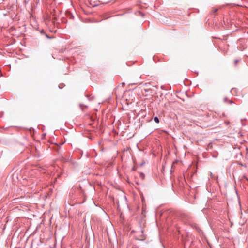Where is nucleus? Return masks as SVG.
I'll use <instances>...</instances> for the list:
<instances>
[{"label":"nucleus","mask_w":248,"mask_h":248,"mask_svg":"<svg viewBox=\"0 0 248 248\" xmlns=\"http://www.w3.org/2000/svg\"><path fill=\"white\" fill-rule=\"evenodd\" d=\"M191 218L190 216L186 214H182V219H186L187 220L190 219Z\"/></svg>","instance_id":"nucleus-1"},{"label":"nucleus","mask_w":248,"mask_h":248,"mask_svg":"<svg viewBox=\"0 0 248 248\" xmlns=\"http://www.w3.org/2000/svg\"><path fill=\"white\" fill-rule=\"evenodd\" d=\"M46 36L47 38H49L48 36L47 35H46Z\"/></svg>","instance_id":"nucleus-9"},{"label":"nucleus","mask_w":248,"mask_h":248,"mask_svg":"<svg viewBox=\"0 0 248 248\" xmlns=\"http://www.w3.org/2000/svg\"><path fill=\"white\" fill-rule=\"evenodd\" d=\"M144 164H145V162L143 161L142 163H140L139 164H138L137 165L138 166L139 165V166H141L143 165Z\"/></svg>","instance_id":"nucleus-6"},{"label":"nucleus","mask_w":248,"mask_h":248,"mask_svg":"<svg viewBox=\"0 0 248 248\" xmlns=\"http://www.w3.org/2000/svg\"><path fill=\"white\" fill-rule=\"evenodd\" d=\"M217 9H215V11H214V12H217Z\"/></svg>","instance_id":"nucleus-8"},{"label":"nucleus","mask_w":248,"mask_h":248,"mask_svg":"<svg viewBox=\"0 0 248 248\" xmlns=\"http://www.w3.org/2000/svg\"><path fill=\"white\" fill-rule=\"evenodd\" d=\"M223 101L224 103H228L229 104H232L233 102L231 100H228V98L225 97L223 99Z\"/></svg>","instance_id":"nucleus-2"},{"label":"nucleus","mask_w":248,"mask_h":248,"mask_svg":"<svg viewBox=\"0 0 248 248\" xmlns=\"http://www.w3.org/2000/svg\"><path fill=\"white\" fill-rule=\"evenodd\" d=\"M140 177L141 178V179H144V174L142 172H140L139 173Z\"/></svg>","instance_id":"nucleus-5"},{"label":"nucleus","mask_w":248,"mask_h":248,"mask_svg":"<svg viewBox=\"0 0 248 248\" xmlns=\"http://www.w3.org/2000/svg\"><path fill=\"white\" fill-rule=\"evenodd\" d=\"M41 33H44V30H42L41 31Z\"/></svg>","instance_id":"nucleus-7"},{"label":"nucleus","mask_w":248,"mask_h":248,"mask_svg":"<svg viewBox=\"0 0 248 248\" xmlns=\"http://www.w3.org/2000/svg\"><path fill=\"white\" fill-rule=\"evenodd\" d=\"M154 121L155 123H159V118L157 117H155L154 118Z\"/></svg>","instance_id":"nucleus-3"},{"label":"nucleus","mask_w":248,"mask_h":248,"mask_svg":"<svg viewBox=\"0 0 248 248\" xmlns=\"http://www.w3.org/2000/svg\"><path fill=\"white\" fill-rule=\"evenodd\" d=\"M241 61L240 59H236L234 60V65L236 66L238 62H240Z\"/></svg>","instance_id":"nucleus-4"}]
</instances>
